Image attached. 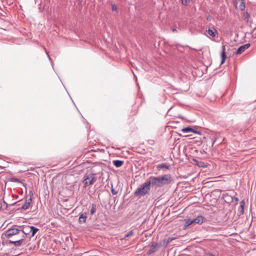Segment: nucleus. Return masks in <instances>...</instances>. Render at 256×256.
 <instances>
[{
    "label": "nucleus",
    "mask_w": 256,
    "mask_h": 256,
    "mask_svg": "<svg viewBox=\"0 0 256 256\" xmlns=\"http://www.w3.org/2000/svg\"><path fill=\"white\" fill-rule=\"evenodd\" d=\"M207 32L208 34L212 37H215L216 36V34H217V31L214 28H212V29L209 28L207 30Z\"/></svg>",
    "instance_id": "9b49d317"
},
{
    "label": "nucleus",
    "mask_w": 256,
    "mask_h": 256,
    "mask_svg": "<svg viewBox=\"0 0 256 256\" xmlns=\"http://www.w3.org/2000/svg\"><path fill=\"white\" fill-rule=\"evenodd\" d=\"M32 201V198L30 197L28 200H26L24 204L22 206V208L23 210H24L28 209Z\"/></svg>",
    "instance_id": "9d476101"
},
{
    "label": "nucleus",
    "mask_w": 256,
    "mask_h": 256,
    "mask_svg": "<svg viewBox=\"0 0 256 256\" xmlns=\"http://www.w3.org/2000/svg\"><path fill=\"white\" fill-rule=\"evenodd\" d=\"M182 132L184 133H188L190 132H195V130L191 128L190 127H186L185 128H184L182 130Z\"/></svg>",
    "instance_id": "a211bd4d"
},
{
    "label": "nucleus",
    "mask_w": 256,
    "mask_h": 256,
    "mask_svg": "<svg viewBox=\"0 0 256 256\" xmlns=\"http://www.w3.org/2000/svg\"><path fill=\"white\" fill-rule=\"evenodd\" d=\"M8 242L9 244H14L15 246H20L22 244L23 242H24V238H22L20 240H8Z\"/></svg>",
    "instance_id": "0eeeda50"
},
{
    "label": "nucleus",
    "mask_w": 256,
    "mask_h": 256,
    "mask_svg": "<svg viewBox=\"0 0 256 256\" xmlns=\"http://www.w3.org/2000/svg\"><path fill=\"white\" fill-rule=\"evenodd\" d=\"M241 6H240V8L242 10H243L244 8V2H242V0H241Z\"/></svg>",
    "instance_id": "bb28decb"
},
{
    "label": "nucleus",
    "mask_w": 256,
    "mask_h": 256,
    "mask_svg": "<svg viewBox=\"0 0 256 256\" xmlns=\"http://www.w3.org/2000/svg\"><path fill=\"white\" fill-rule=\"evenodd\" d=\"M30 226H28L24 227L23 228L22 230H20V231H22V233H24L26 234H28L29 233V232H30Z\"/></svg>",
    "instance_id": "6ab92c4d"
},
{
    "label": "nucleus",
    "mask_w": 256,
    "mask_h": 256,
    "mask_svg": "<svg viewBox=\"0 0 256 256\" xmlns=\"http://www.w3.org/2000/svg\"><path fill=\"white\" fill-rule=\"evenodd\" d=\"M147 182L150 186H155V187H158V188L160 187L158 176L156 177V176H151L147 180Z\"/></svg>",
    "instance_id": "7ed1b4c3"
},
{
    "label": "nucleus",
    "mask_w": 256,
    "mask_h": 256,
    "mask_svg": "<svg viewBox=\"0 0 256 256\" xmlns=\"http://www.w3.org/2000/svg\"><path fill=\"white\" fill-rule=\"evenodd\" d=\"M244 204H245V202H244V200H242L240 202V214H242L244 212Z\"/></svg>",
    "instance_id": "dca6fc26"
},
{
    "label": "nucleus",
    "mask_w": 256,
    "mask_h": 256,
    "mask_svg": "<svg viewBox=\"0 0 256 256\" xmlns=\"http://www.w3.org/2000/svg\"><path fill=\"white\" fill-rule=\"evenodd\" d=\"M182 2V3L184 5H188V4L190 2V0H180Z\"/></svg>",
    "instance_id": "b1692460"
},
{
    "label": "nucleus",
    "mask_w": 256,
    "mask_h": 256,
    "mask_svg": "<svg viewBox=\"0 0 256 256\" xmlns=\"http://www.w3.org/2000/svg\"><path fill=\"white\" fill-rule=\"evenodd\" d=\"M172 30L173 32H177V30L176 28H173Z\"/></svg>",
    "instance_id": "c756f323"
},
{
    "label": "nucleus",
    "mask_w": 256,
    "mask_h": 256,
    "mask_svg": "<svg viewBox=\"0 0 256 256\" xmlns=\"http://www.w3.org/2000/svg\"><path fill=\"white\" fill-rule=\"evenodd\" d=\"M156 168L158 169L166 168V169L168 170L170 166L166 164H161L157 165Z\"/></svg>",
    "instance_id": "2eb2a0df"
},
{
    "label": "nucleus",
    "mask_w": 256,
    "mask_h": 256,
    "mask_svg": "<svg viewBox=\"0 0 256 256\" xmlns=\"http://www.w3.org/2000/svg\"><path fill=\"white\" fill-rule=\"evenodd\" d=\"M228 196H230L228 194L224 196L225 201L227 202H232V199H230Z\"/></svg>",
    "instance_id": "5701e85b"
},
{
    "label": "nucleus",
    "mask_w": 256,
    "mask_h": 256,
    "mask_svg": "<svg viewBox=\"0 0 256 256\" xmlns=\"http://www.w3.org/2000/svg\"><path fill=\"white\" fill-rule=\"evenodd\" d=\"M86 213H82V214L78 219V221L80 223H84L86 222Z\"/></svg>",
    "instance_id": "f8f14e48"
},
{
    "label": "nucleus",
    "mask_w": 256,
    "mask_h": 256,
    "mask_svg": "<svg viewBox=\"0 0 256 256\" xmlns=\"http://www.w3.org/2000/svg\"><path fill=\"white\" fill-rule=\"evenodd\" d=\"M230 199H232V202H234V200L237 202L238 201V198L236 197H232V196H228Z\"/></svg>",
    "instance_id": "393cba45"
},
{
    "label": "nucleus",
    "mask_w": 256,
    "mask_h": 256,
    "mask_svg": "<svg viewBox=\"0 0 256 256\" xmlns=\"http://www.w3.org/2000/svg\"><path fill=\"white\" fill-rule=\"evenodd\" d=\"M133 234H134V231L132 230H130V232H128V234H125L124 237L125 238L129 237L130 236H132Z\"/></svg>",
    "instance_id": "4be33fe9"
},
{
    "label": "nucleus",
    "mask_w": 256,
    "mask_h": 256,
    "mask_svg": "<svg viewBox=\"0 0 256 256\" xmlns=\"http://www.w3.org/2000/svg\"><path fill=\"white\" fill-rule=\"evenodd\" d=\"M157 245L158 244L156 242H153L148 252V254H151L155 252V249L156 248Z\"/></svg>",
    "instance_id": "4468645a"
},
{
    "label": "nucleus",
    "mask_w": 256,
    "mask_h": 256,
    "mask_svg": "<svg viewBox=\"0 0 256 256\" xmlns=\"http://www.w3.org/2000/svg\"><path fill=\"white\" fill-rule=\"evenodd\" d=\"M174 239V238H169L168 242H170L172 241Z\"/></svg>",
    "instance_id": "c85d7f7f"
},
{
    "label": "nucleus",
    "mask_w": 256,
    "mask_h": 256,
    "mask_svg": "<svg viewBox=\"0 0 256 256\" xmlns=\"http://www.w3.org/2000/svg\"><path fill=\"white\" fill-rule=\"evenodd\" d=\"M94 180L95 176L94 174L88 176L84 181V186H86L92 184Z\"/></svg>",
    "instance_id": "39448f33"
},
{
    "label": "nucleus",
    "mask_w": 256,
    "mask_h": 256,
    "mask_svg": "<svg viewBox=\"0 0 256 256\" xmlns=\"http://www.w3.org/2000/svg\"><path fill=\"white\" fill-rule=\"evenodd\" d=\"M184 220L186 222V226H189L190 224H194V222H192V220H190V218L186 219Z\"/></svg>",
    "instance_id": "aec40b11"
},
{
    "label": "nucleus",
    "mask_w": 256,
    "mask_h": 256,
    "mask_svg": "<svg viewBox=\"0 0 256 256\" xmlns=\"http://www.w3.org/2000/svg\"><path fill=\"white\" fill-rule=\"evenodd\" d=\"M158 177L160 187L169 184L172 181V178L170 174H166Z\"/></svg>",
    "instance_id": "f03ea898"
},
{
    "label": "nucleus",
    "mask_w": 256,
    "mask_h": 256,
    "mask_svg": "<svg viewBox=\"0 0 256 256\" xmlns=\"http://www.w3.org/2000/svg\"><path fill=\"white\" fill-rule=\"evenodd\" d=\"M112 193L113 195H115V194H117L118 192H117V191L115 190H114L112 189Z\"/></svg>",
    "instance_id": "a878e982"
},
{
    "label": "nucleus",
    "mask_w": 256,
    "mask_h": 256,
    "mask_svg": "<svg viewBox=\"0 0 256 256\" xmlns=\"http://www.w3.org/2000/svg\"><path fill=\"white\" fill-rule=\"evenodd\" d=\"M30 232H32L31 237H32L36 233V232L38 230V229L34 226H30Z\"/></svg>",
    "instance_id": "f3484780"
},
{
    "label": "nucleus",
    "mask_w": 256,
    "mask_h": 256,
    "mask_svg": "<svg viewBox=\"0 0 256 256\" xmlns=\"http://www.w3.org/2000/svg\"><path fill=\"white\" fill-rule=\"evenodd\" d=\"M112 162L116 168H120L123 164L124 161L120 160H114Z\"/></svg>",
    "instance_id": "ddd939ff"
},
{
    "label": "nucleus",
    "mask_w": 256,
    "mask_h": 256,
    "mask_svg": "<svg viewBox=\"0 0 256 256\" xmlns=\"http://www.w3.org/2000/svg\"><path fill=\"white\" fill-rule=\"evenodd\" d=\"M250 46V44H246L243 46H240L239 47V48L237 50L236 52V54H242L243 52H244L246 49L249 48Z\"/></svg>",
    "instance_id": "423d86ee"
},
{
    "label": "nucleus",
    "mask_w": 256,
    "mask_h": 256,
    "mask_svg": "<svg viewBox=\"0 0 256 256\" xmlns=\"http://www.w3.org/2000/svg\"><path fill=\"white\" fill-rule=\"evenodd\" d=\"M20 232V230L16 228H11L7 230L4 234V236L7 238H10L14 236L18 235Z\"/></svg>",
    "instance_id": "20e7f679"
},
{
    "label": "nucleus",
    "mask_w": 256,
    "mask_h": 256,
    "mask_svg": "<svg viewBox=\"0 0 256 256\" xmlns=\"http://www.w3.org/2000/svg\"><path fill=\"white\" fill-rule=\"evenodd\" d=\"M221 57H222V61L221 64H224L226 60V46H222V51L221 52Z\"/></svg>",
    "instance_id": "1a4fd4ad"
},
{
    "label": "nucleus",
    "mask_w": 256,
    "mask_h": 256,
    "mask_svg": "<svg viewBox=\"0 0 256 256\" xmlns=\"http://www.w3.org/2000/svg\"><path fill=\"white\" fill-rule=\"evenodd\" d=\"M150 187L146 180L136 190L134 194L135 196L139 197L144 196L150 192Z\"/></svg>",
    "instance_id": "f257e3e1"
},
{
    "label": "nucleus",
    "mask_w": 256,
    "mask_h": 256,
    "mask_svg": "<svg viewBox=\"0 0 256 256\" xmlns=\"http://www.w3.org/2000/svg\"><path fill=\"white\" fill-rule=\"evenodd\" d=\"M205 220V218L202 216H198L195 219L192 220L194 224H202Z\"/></svg>",
    "instance_id": "6e6552de"
},
{
    "label": "nucleus",
    "mask_w": 256,
    "mask_h": 256,
    "mask_svg": "<svg viewBox=\"0 0 256 256\" xmlns=\"http://www.w3.org/2000/svg\"><path fill=\"white\" fill-rule=\"evenodd\" d=\"M96 211V206L95 204H93L92 206V208H90V214L92 215L94 214Z\"/></svg>",
    "instance_id": "412c9836"
},
{
    "label": "nucleus",
    "mask_w": 256,
    "mask_h": 256,
    "mask_svg": "<svg viewBox=\"0 0 256 256\" xmlns=\"http://www.w3.org/2000/svg\"><path fill=\"white\" fill-rule=\"evenodd\" d=\"M117 10V7H116V6H115V5H113V6H112V10L113 11H115V10Z\"/></svg>",
    "instance_id": "cd10ccee"
}]
</instances>
